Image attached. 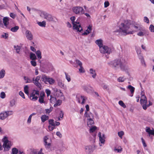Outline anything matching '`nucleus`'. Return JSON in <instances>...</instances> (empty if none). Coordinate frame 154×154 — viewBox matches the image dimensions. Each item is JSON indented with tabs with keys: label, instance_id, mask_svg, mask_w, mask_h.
<instances>
[{
	"label": "nucleus",
	"instance_id": "nucleus-44",
	"mask_svg": "<svg viewBox=\"0 0 154 154\" xmlns=\"http://www.w3.org/2000/svg\"><path fill=\"white\" fill-rule=\"evenodd\" d=\"M28 88V86L27 85H26L24 88V92L27 95L29 94Z\"/></svg>",
	"mask_w": 154,
	"mask_h": 154
},
{
	"label": "nucleus",
	"instance_id": "nucleus-39",
	"mask_svg": "<svg viewBox=\"0 0 154 154\" xmlns=\"http://www.w3.org/2000/svg\"><path fill=\"white\" fill-rule=\"evenodd\" d=\"M38 24L40 26L43 27H45L46 24L45 21H43L42 22H38Z\"/></svg>",
	"mask_w": 154,
	"mask_h": 154
},
{
	"label": "nucleus",
	"instance_id": "nucleus-41",
	"mask_svg": "<svg viewBox=\"0 0 154 154\" xmlns=\"http://www.w3.org/2000/svg\"><path fill=\"white\" fill-rule=\"evenodd\" d=\"M36 114V113H33L32 114H31L29 116L28 120H27V122L28 123H30L31 122V118L33 116L35 115Z\"/></svg>",
	"mask_w": 154,
	"mask_h": 154
},
{
	"label": "nucleus",
	"instance_id": "nucleus-52",
	"mask_svg": "<svg viewBox=\"0 0 154 154\" xmlns=\"http://www.w3.org/2000/svg\"><path fill=\"white\" fill-rule=\"evenodd\" d=\"M5 112L7 116V117L9 116L12 115L13 113L12 111H6Z\"/></svg>",
	"mask_w": 154,
	"mask_h": 154
},
{
	"label": "nucleus",
	"instance_id": "nucleus-28",
	"mask_svg": "<svg viewBox=\"0 0 154 154\" xmlns=\"http://www.w3.org/2000/svg\"><path fill=\"white\" fill-rule=\"evenodd\" d=\"M98 136L99 138V140L101 143L104 144L105 142V138H102L101 137V133L99 132L98 133Z\"/></svg>",
	"mask_w": 154,
	"mask_h": 154
},
{
	"label": "nucleus",
	"instance_id": "nucleus-16",
	"mask_svg": "<svg viewBox=\"0 0 154 154\" xmlns=\"http://www.w3.org/2000/svg\"><path fill=\"white\" fill-rule=\"evenodd\" d=\"M133 26V28H134V29L136 31L141 30L143 31H144V30L143 29V28H142V27H141L138 24H136L135 25H134Z\"/></svg>",
	"mask_w": 154,
	"mask_h": 154
},
{
	"label": "nucleus",
	"instance_id": "nucleus-7",
	"mask_svg": "<svg viewBox=\"0 0 154 154\" xmlns=\"http://www.w3.org/2000/svg\"><path fill=\"white\" fill-rule=\"evenodd\" d=\"M100 51L102 54H110L112 52L111 48L107 46L103 45L102 47L100 48Z\"/></svg>",
	"mask_w": 154,
	"mask_h": 154
},
{
	"label": "nucleus",
	"instance_id": "nucleus-50",
	"mask_svg": "<svg viewBox=\"0 0 154 154\" xmlns=\"http://www.w3.org/2000/svg\"><path fill=\"white\" fill-rule=\"evenodd\" d=\"M119 136L121 138H122V136L124 134V132L123 131H121L118 132V133Z\"/></svg>",
	"mask_w": 154,
	"mask_h": 154
},
{
	"label": "nucleus",
	"instance_id": "nucleus-64",
	"mask_svg": "<svg viewBox=\"0 0 154 154\" xmlns=\"http://www.w3.org/2000/svg\"><path fill=\"white\" fill-rule=\"evenodd\" d=\"M109 5V3L108 1H105L104 3V6L105 8H107Z\"/></svg>",
	"mask_w": 154,
	"mask_h": 154
},
{
	"label": "nucleus",
	"instance_id": "nucleus-26",
	"mask_svg": "<svg viewBox=\"0 0 154 154\" xmlns=\"http://www.w3.org/2000/svg\"><path fill=\"white\" fill-rule=\"evenodd\" d=\"M90 74L92 75V77L93 78H95L96 76V73L95 70L93 69H90Z\"/></svg>",
	"mask_w": 154,
	"mask_h": 154
},
{
	"label": "nucleus",
	"instance_id": "nucleus-13",
	"mask_svg": "<svg viewBox=\"0 0 154 154\" xmlns=\"http://www.w3.org/2000/svg\"><path fill=\"white\" fill-rule=\"evenodd\" d=\"M146 98L145 95H143L141 97L140 103L141 105L143 106V105L145 104H146L147 103Z\"/></svg>",
	"mask_w": 154,
	"mask_h": 154
},
{
	"label": "nucleus",
	"instance_id": "nucleus-34",
	"mask_svg": "<svg viewBox=\"0 0 154 154\" xmlns=\"http://www.w3.org/2000/svg\"><path fill=\"white\" fill-rule=\"evenodd\" d=\"M24 79L26 81V83H32V79H30L28 77L24 76Z\"/></svg>",
	"mask_w": 154,
	"mask_h": 154
},
{
	"label": "nucleus",
	"instance_id": "nucleus-36",
	"mask_svg": "<svg viewBox=\"0 0 154 154\" xmlns=\"http://www.w3.org/2000/svg\"><path fill=\"white\" fill-rule=\"evenodd\" d=\"M50 101L51 103H54L57 101V99L56 98L52 97L51 95L50 96Z\"/></svg>",
	"mask_w": 154,
	"mask_h": 154
},
{
	"label": "nucleus",
	"instance_id": "nucleus-9",
	"mask_svg": "<svg viewBox=\"0 0 154 154\" xmlns=\"http://www.w3.org/2000/svg\"><path fill=\"white\" fill-rule=\"evenodd\" d=\"M39 95V91H38L34 90L30 96L31 100L33 101L36 100L38 98V96Z\"/></svg>",
	"mask_w": 154,
	"mask_h": 154
},
{
	"label": "nucleus",
	"instance_id": "nucleus-38",
	"mask_svg": "<svg viewBox=\"0 0 154 154\" xmlns=\"http://www.w3.org/2000/svg\"><path fill=\"white\" fill-rule=\"evenodd\" d=\"M35 53L38 59H41L42 58L41 52L40 51L38 50L35 52Z\"/></svg>",
	"mask_w": 154,
	"mask_h": 154
},
{
	"label": "nucleus",
	"instance_id": "nucleus-30",
	"mask_svg": "<svg viewBox=\"0 0 154 154\" xmlns=\"http://www.w3.org/2000/svg\"><path fill=\"white\" fill-rule=\"evenodd\" d=\"M149 103L148 104H145L143 105V108L144 110H146L147 107H149L150 106H152V103L150 101H149Z\"/></svg>",
	"mask_w": 154,
	"mask_h": 154
},
{
	"label": "nucleus",
	"instance_id": "nucleus-18",
	"mask_svg": "<svg viewBox=\"0 0 154 154\" xmlns=\"http://www.w3.org/2000/svg\"><path fill=\"white\" fill-rule=\"evenodd\" d=\"M138 57L139 59L140 60L141 63L144 66H146V64L144 60L143 56L140 54V51L139 55H138Z\"/></svg>",
	"mask_w": 154,
	"mask_h": 154
},
{
	"label": "nucleus",
	"instance_id": "nucleus-10",
	"mask_svg": "<svg viewBox=\"0 0 154 154\" xmlns=\"http://www.w3.org/2000/svg\"><path fill=\"white\" fill-rule=\"evenodd\" d=\"M95 146H88L85 147V152L86 153L90 154L92 152L94 149Z\"/></svg>",
	"mask_w": 154,
	"mask_h": 154
},
{
	"label": "nucleus",
	"instance_id": "nucleus-6",
	"mask_svg": "<svg viewBox=\"0 0 154 154\" xmlns=\"http://www.w3.org/2000/svg\"><path fill=\"white\" fill-rule=\"evenodd\" d=\"M72 10L73 12L76 14L81 15L84 14L83 8L80 6L74 7Z\"/></svg>",
	"mask_w": 154,
	"mask_h": 154
},
{
	"label": "nucleus",
	"instance_id": "nucleus-56",
	"mask_svg": "<svg viewBox=\"0 0 154 154\" xmlns=\"http://www.w3.org/2000/svg\"><path fill=\"white\" fill-rule=\"evenodd\" d=\"M80 68L79 69V71L81 73H84L85 72V70H84V68L82 67V66H80Z\"/></svg>",
	"mask_w": 154,
	"mask_h": 154
},
{
	"label": "nucleus",
	"instance_id": "nucleus-37",
	"mask_svg": "<svg viewBox=\"0 0 154 154\" xmlns=\"http://www.w3.org/2000/svg\"><path fill=\"white\" fill-rule=\"evenodd\" d=\"M16 104V100L14 99L11 100L10 103V106L11 107H13Z\"/></svg>",
	"mask_w": 154,
	"mask_h": 154
},
{
	"label": "nucleus",
	"instance_id": "nucleus-42",
	"mask_svg": "<svg viewBox=\"0 0 154 154\" xmlns=\"http://www.w3.org/2000/svg\"><path fill=\"white\" fill-rule=\"evenodd\" d=\"M18 152V150L15 148H13L12 149L11 154H17Z\"/></svg>",
	"mask_w": 154,
	"mask_h": 154
},
{
	"label": "nucleus",
	"instance_id": "nucleus-59",
	"mask_svg": "<svg viewBox=\"0 0 154 154\" xmlns=\"http://www.w3.org/2000/svg\"><path fill=\"white\" fill-rule=\"evenodd\" d=\"M149 29L151 32H154V26L152 25H151L150 26Z\"/></svg>",
	"mask_w": 154,
	"mask_h": 154
},
{
	"label": "nucleus",
	"instance_id": "nucleus-45",
	"mask_svg": "<svg viewBox=\"0 0 154 154\" xmlns=\"http://www.w3.org/2000/svg\"><path fill=\"white\" fill-rule=\"evenodd\" d=\"M81 99H82V101L81 102V103L82 104H84L85 103V100L87 99V98L84 96H81Z\"/></svg>",
	"mask_w": 154,
	"mask_h": 154
},
{
	"label": "nucleus",
	"instance_id": "nucleus-55",
	"mask_svg": "<svg viewBox=\"0 0 154 154\" xmlns=\"http://www.w3.org/2000/svg\"><path fill=\"white\" fill-rule=\"evenodd\" d=\"M76 63L79 66H82V63L79 60H75Z\"/></svg>",
	"mask_w": 154,
	"mask_h": 154
},
{
	"label": "nucleus",
	"instance_id": "nucleus-31",
	"mask_svg": "<svg viewBox=\"0 0 154 154\" xmlns=\"http://www.w3.org/2000/svg\"><path fill=\"white\" fill-rule=\"evenodd\" d=\"M30 58L32 60H35L37 59V57L35 54L31 52L30 54Z\"/></svg>",
	"mask_w": 154,
	"mask_h": 154
},
{
	"label": "nucleus",
	"instance_id": "nucleus-43",
	"mask_svg": "<svg viewBox=\"0 0 154 154\" xmlns=\"http://www.w3.org/2000/svg\"><path fill=\"white\" fill-rule=\"evenodd\" d=\"M97 127L95 126H92L89 129L90 133H92L94 132L96 129Z\"/></svg>",
	"mask_w": 154,
	"mask_h": 154
},
{
	"label": "nucleus",
	"instance_id": "nucleus-51",
	"mask_svg": "<svg viewBox=\"0 0 154 154\" xmlns=\"http://www.w3.org/2000/svg\"><path fill=\"white\" fill-rule=\"evenodd\" d=\"M6 95L5 93L4 92H1L0 95V97L2 99H4L5 98Z\"/></svg>",
	"mask_w": 154,
	"mask_h": 154
},
{
	"label": "nucleus",
	"instance_id": "nucleus-19",
	"mask_svg": "<svg viewBox=\"0 0 154 154\" xmlns=\"http://www.w3.org/2000/svg\"><path fill=\"white\" fill-rule=\"evenodd\" d=\"M9 18L5 17L3 18V23L4 26L7 28H9L8 27V24Z\"/></svg>",
	"mask_w": 154,
	"mask_h": 154
},
{
	"label": "nucleus",
	"instance_id": "nucleus-60",
	"mask_svg": "<svg viewBox=\"0 0 154 154\" xmlns=\"http://www.w3.org/2000/svg\"><path fill=\"white\" fill-rule=\"evenodd\" d=\"M90 32H91L90 31H89V30H88V29H87L86 30L85 32H84L82 34V35H87Z\"/></svg>",
	"mask_w": 154,
	"mask_h": 154
},
{
	"label": "nucleus",
	"instance_id": "nucleus-2",
	"mask_svg": "<svg viewBox=\"0 0 154 154\" xmlns=\"http://www.w3.org/2000/svg\"><path fill=\"white\" fill-rule=\"evenodd\" d=\"M131 21L129 20H125L123 23H121L119 25V29L115 31V32H119L121 35H126L127 34L131 33L128 31L130 28Z\"/></svg>",
	"mask_w": 154,
	"mask_h": 154
},
{
	"label": "nucleus",
	"instance_id": "nucleus-22",
	"mask_svg": "<svg viewBox=\"0 0 154 154\" xmlns=\"http://www.w3.org/2000/svg\"><path fill=\"white\" fill-rule=\"evenodd\" d=\"M87 125L90 128L93 126L94 124V121L93 119H87Z\"/></svg>",
	"mask_w": 154,
	"mask_h": 154
},
{
	"label": "nucleus",
	"instance_id": "nucleus-33",
	"mask_svg": "<svg viewBox=\"0 0 154 154\" xmlns=\"http://www.w3.org/2000/svg\"><path fill=\"white\" fill-rule=\"evenodd\" d=\"M5 74V70L2 69L0 71V79L3 78Z\"/></svg>",
	"mask_w": 154,
	"mask_h": 154
},
{
	"label": "nucleus",
	"instance_id": "nucleus-24",
	"mask_svg": "<svg viewBox=\"0 0 154 154\" xmlns=\"http://www.w3.org/2000/svg\"><path fill=\"white\" fill-rule=\"evenodd\" d=\"M127 88L130 90L131 92V94H132L131 96L132 97L133 96V94L135 88L131 85H130L128 86Z\"/></svg>",
	"mask_w": 154,
	"mask_h": 154
},
{
	"label": "nucleus",
	"instance_id": "nucleus-8",
	"mask_svg": "<svg viewBox=\"0 0 154 154\" xmlns=\"http://www.w3.org/2000/svg\"><path fill=\"white\" fill-rule=\"evenodd\" d=\"M5 139H6V140L4 142L3 146L4 148V151H8L11 149V142L8 141L7 137H5Z\"/></svg>",
	"mask_w": 154,
	"mask_h": 154
},
{
	"label": "nucleus",
	"instance_id": "nucleus-11",
	"mask_svg": "<svg viewBox=\"0 0 154 154\" xmlns=\"http://www.w3.org/2000/svg\"><path fill=\"white\" fill-rule=\"evenodd\" d=\"M84 90L88 94H91L94 92L93 88L91 86H84L83 87Z\"/></svg>",
	"mask_w": 154,
	"mask_h": 154
},
{
	"label": "nucleus",
	"instance_id": "nucleus-32",
	"mask_svg": "<svg viewBox=\"0 0 154 154\" xmlns=\"http://www.w3.org/2000/svg\"><path fill=\"white\" fill-rule=\"evenodd\" d=\"M126 79L124 76H120L117 79V81L119 82H123Z\"/></svg>",
	"mask_w": 154,
	"mask_h": 154
},
{
	"label": "nucleus",
	"instance_id": "nucleus-4",
	"mask_svg": "<svg viewBox=\"0 0 154 154\" xmlns=\"http://www.w3.org/2000/svg\"><path fill=\"white\" fill-rule=\"evenodd\" d=\"M70 19L72 22L73 29L76 30L77 31L81 32L83 30L79 22L74 21L75 19V17L74 16L72 17Z\"/></svg>",
	"mask_w": 154,
	"mask_h": 154
},
{
	"label": "nucleus",
	"instance_id": "nucleus-62",
	"mask_svg": "<svg viewBox=\"0 0 154 154\" xmlns=\"http://www.w3.org/2000/svg\"><path fill=\"white\" fill-rule=\"evenodd\" d=\"M144 21L147 23H149V20L148 18L146 17H144Z\"/></svg>",
	"mask_w": 154,
	"mask_h": 154
},
{
	"label": "nucleus",
	"instance_id": "nucleus-5",
	"mask_svg": "<svg viewBox=\"0 0 154 154\" xmlns=\"http://www.w3.org/2000/svg\"><path fill=\"white\" fill-rule=\"evenodd\" d=\"M41 79L46 84H48V83L50 85H53L55 82L53 79L47 76L45 74L42 75Z\"/></svg>",
	"mask_w": 154,
	"mask_h": 154
},
{
	"label": "nucleus",
	"instance_id": "nucleus-49",
	"mask_svg": "<svg viewBox=\"0 0 154 154\" xmlns=\"http://www.w3.org/2000/svg\"><path fill=\"white\" fill-rule=\"evenodd\" d=\"M119 104L122 107H123L124 108H125L126 107V106L125 104L123 102L122 100H120L119 102Z\"/></svg>",
	"mask_w": 154,
	"mask_h": 154
},
{
	"label": "nucleus",
	"instance_id": "nucleus-23",
	"mask_svg": "<svg viewBox=\"0 0 154 154\" xmlns=\"http://www.w3.org/2000/svg\"><path fill=\"white\" fill-rule=\"evenodd\" d=\"M7 117V116L6 114L5 111L3 112L0 113V119L4 120Z\"/></svg>",
	"mask_w": 154,
	"mask_h": 154
},
{
	"label": "nucleus",
	"instance_id": "nucleus-63",
	"mask_svg": "<svg viewBox=\"0 0 154 154\" xmlns=\"http://www.w3.org/2000/svg\"><path fill=\"white\" fill-rule=\"evenodd\" d=\"M38 101L39 102L41 103H45L44 99L42 98L41 97H39Z\"/></svg>",
	"mask_w": 154,
	"mask_h": 154
},
{
	"label": "nucleus",
	"instance_id": "nucleus-25",
	"mask_svg": "<svg viewBox=\"0 0 154 154\" xmlns=\"http://www.w3.org/2000/svg\"><path fill=\"white\" fill-rule=\"evenodd\" d=\"M95 43L99 46L100 49V48L103 46V44L102 40L101 39L97 40L96 41Z\"/></svg>",
	"mask_w": 154,
	"mask_h": 154
},
{
	"label": "nucleus",
	"instance_id": "nucleus-58",
	"mask_svg": "<svg viewBox=\"0 0 154 154\" xmlns=\"http://www.w3.org/2000/svg\"><path fill=\"white\" fill-rule=\"evenodd\" d=\"M8 34L7 33H4L3 34L1 35V37L5 39L8 38Z\"/></svg>",
	"mask_w": 154,
	"mask_h": 154
},
{
	"label": "nucleus",
	"instance_id": "nucleus-57",
	"mask_svg": "<svg viewBox=\"0 0 154 154\" xmlns=\"http://www.w3.org/2000/svg\"><path fill=\"white\" fill-rule=\"evenodd\" d=\"M35 60H32L30 61V63L32 66H35L36 65V63L34 61Z\"/></svg>",
	"mask_w": 154,
	"mask_h": 154
},
{
	"label": "nucleus",
	"instance_id": "nucleus-35",
	"mask_svg": "<svg viewBox=\"0 0 154 154\" xmlns=\"http://www.w3.org/2000/svg\"><path fill=\"white\" fill-rule=\"evenodd\" d=\"M143 29L144 30V31H142V30H140V31L137 33V35H138L140 36H143L145 35V30L144 29Z\"/></svg>",
	"mask_w": 154,
	"mask_h": 154
},
{
	"label": "nucleus",
	"instance_id": "nucleus-20",
	"mask_svg": "<svg viewBox=\"0 0 154 154\" xmlns=\"http://www.w3.org/2000/svg\"><path fill=\"white\" fill-rule=\"evenodd\" d=\"M49 139L48 136H45L43 138V140L44 142V145L45 146H48L49 145L50 143L48 142V140Z\"/></svg>",
	"mask_w": 154,
	"mask_h": 154
},
{
	"label": "nucleus",
	"instance_id": "nucleus-17",
	"mask_svg": "<svg viewBox=\"0 0 154 154\" xmlns=\"http://www.w3.org/2000/svg\"><path fill=\"white\" fill-rule=\"evenodd\" d=\"M45 148L48 150V151H52L54 150L55 149V146L51 145V143H49V145L48 146H45Z\"/></svg>",
	"mask_w": 154,
	"mask_h": 154
},
{
	"label": "nucleus",
	"instance_id": "nucleus-1",
	"mask_svg": "<svg viewBox=\"0 0 154 154\" xmlns=\"http://www.w3.org/2000/svg\"><path fill=\"white\" fill-rule=\"evenodd\" d=\"M127 63L126 60L122 58L119 59H116L107 63L108 65L115 70H116L120 68L122 71L128 72L130 69L128 66L127 65Z\"/></svg>",
	"mask_w": 154,
	"mask_h": 154
},
{
	"label": "nucleus",
	"instance_id": "nucleus-15",
	"mask_svg": "<svg viewBox=\"0 0 154 154\" xmlns=\"http://www.w3.org/2000/svg\"><path fill=\"white\" fill-rule=\"evenodd\" d=\"M34 79V77L33 78V81L32 82H33L38 88L41 89L42 87L41 84L39 82V81L35 80Z\"/></svg>",
	"mask_w": 154,
	"mask_h": 154
},
{
	"label": "nucleus",
	"instance_id": "nucleus-14",
	"mask_svg": "<svg viewBox=\"0 0 154 154\" xmlns=\"http://www.w3.org/2000/svg\"><path fill=\"white\" fill-rule=\"evenodd\" d=\"M84 115L85 117L87 118V119H94V115L91 112H90L88 113L86 111L85 112Z\"/></svg>",
	"mask_w": 154,
	"mask_h": 154
},
{
	"label": "nucleus",
	"instance_id": "nucleus-12",
	"mask_svg": "<svg viewBox=\"0 0 154 154\" xmlns=\"http://www.w3.org/2000/svg\"><path fill=\"white\" fill-rule=\"evenodd\" d=\"M25 35L26 38L28 40L31 41L33 39V35L29 31L27 30L26 32Z\"/></svg>",
	"mask_w": 154,
	"mask_h": 154
},
{
	"label": "nucleus",
	"instance_id": "nucleus-29",
	"mask_svg": "<svg viewBox=\"0 0 154 154\" xmlns=\"http://www.w3.org/2000/svg\"><path fill=\"white\" fill-rule=\"evenodd\" d=\"M146 131L149 135H154V129L151 130L150 129V128H148L147 129H146Z\"/></svg>",
	"mask_w": 154,
	"mask_h": 154
},
{
	"label": "nucleus",
	"instance_id": "nucleus-53",
	"mask_svg": "<svg viewBox=\"0 0 154 154\" xmlns=\"http://www.w3.org/2000/svg\"><path fill=\"white\" fill-rule=\"evenodd\" d=\"M76 99L78 102L81 103L80 99H81V96L77 95L76 96Z\"/></svg>",
	"mask_w": 154,
	"mask_h": 154
},
{
	"label": "nucleus",
	"instance_id": "nucleus-40",
	"mask_svg": "<svg viewBox=\"0 0 154 154\" xmlns=\"http://www.w3.org/2000/svg\"><path fill=\"white\" fill-rule=\"evenodd\" d=\"M19 27L18 26H16L14 27H12L11 29V31L12 32H16L19 29Z\"/></svg>",
	"mask_w": 154,
	"mask_h": 154
},
{
	"label": "nucleus",
	"instance_id": "nucleus-47",
	"mask_svg": "<svg viewBox=\"0 0 154 154\" xmlns=\"http://www.w3.org/2000/svg\"><path fill=\"white\" fill-rule=\"evenodd\" d=\"M57 103H56L54 105V106L56 107L57 106H59L62 103V101L61 100H57Z\"/></svg>",
	"mask_w": 154,
	"mask_h": 154
},
{
	"label": "nucleus",
	"instance_id": "nucleus-21",
	"mask_svg": "<svg viewBox=\"0 0 154 154\" xmlns=\"http://www.w3.org/2000/svg\"><path fill=\"white\" fill-rule=\"evenodd\" d=\"M57 84L61 88L64 89H66V86L61 81L59 80L57 82Z\"/></svg>",
	"mask_w": 154,
	"mask_h": 154
},
{
	"label": "nucleus",
	"instance_id": "nucleus-61",
	"mask_svg": "<svg viewBox=\"0 0 154 154\" xmlns=\"http://www.w3.org/2000/svg\"><path fill=\"white\" fill-rule=\"evenodd\" d=\"M45 92L47 94V97L49 96L51 93V91L49 89H47L45 90Z\"/></svg>",
	"mask_w": 154,
	"mask_h": 154
},
{
	"label": "nucleus",
	"instance_id": "nucleus-48",
	"mask_svg": "<svg viewBox=\"0 0 154 154\" xmlns=\"http://www.w3.org/2000/svg\"><path fill=\"white\" fill-rule=\"evenodd\" d=\"M49 124L51 125L52 126H55V123L54 122V120L53 119H50L49 120Z\"/></svg>",
	"mask_w": 154,
	"mask_h": 154
},
{
	"label": "nucleus",
	"instance_id": "nucleus-27",
	"mask_svg": "<svg viewBox=\"0 0 154 154\" xmlns=\"http://www.w3.org/2000/svg\"><path fill=\"white\" fill-rule=\"evenodd\" d=\"M42 121V122H44L46 121L48 119L49 117L48 116L46 115H43L41 117Z\"/></svg>",
	"mask_w": 154,
	"mask_h": 154
},
{
	"label": "nucleus",
	"instance_id": "nucleus-46",
	"mask_svg": "<svg viewBox=\"0 0 154 154\" xmlns=\"http://www.w3.org/2000/svg\"><path fill=\"white\" fill-rule=\"evenodd\" d=\"M14 48L16 50L17 53H19L21 48L19 46H14Z\"/></svg>",
	"mask_w": 154,
	"mask_h": 154
},
{
	"label": "nucleus",
	"instance_id": "nucleus-3",
	"mask_svg": "<svg viewBox=\"0 0 154 154\" xmlns=\"http://www.w3.org/2000/svg\"><path fill=\"white\" fill-rule=\"evenodd\" d=\"M40 15L48 22L56 23L58 21V20L56 17L52 16L51 14L45 11L41 12Z\"/></svg>",
	"mask_w": 154,
	"mask_h": 154
},
{
	"label": "nucleus",
	"instance_id": "nucleus-54",
	"mask_svg": "<svg viewBox=\"0 0 154 154\" xmlns=\"http://www.w3.org/2000/svg\"><path fill=\"white\" fill-rule=\"evenodd\" d=\"M66 75V79L67 80L68 82H69L71 81V79L70 76L67 75L66 73H65Z\"/></svg>",
	"mask_w": 154,
	"mask_h": 154
}]
</instances>
